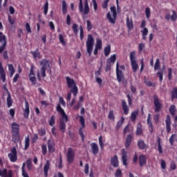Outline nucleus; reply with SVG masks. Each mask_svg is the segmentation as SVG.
Masks as SVG:
<instances>
[{"label":"nucleus","instance_id":"f257e3e1","mask_svg":"<svg viewBox=\"0 0 177 177\" xmlns=\"http://www.w3.org/2000/svg\"><path fill=\"white\" fill-rule=\"evenodd\" d=\"M79 10L82 14L83 20H86L88 19V13H89V6L88 4V0H86L84 5L82 4V0H80L79 3Z\"/></svg>","mask_w":177,"mask_h":177},{"label":"nucleus","instance_id":"f03ea898","mask_svg":"<svg viewBox=\"0 0 177 177\" xmlns=\"http://www.w3.org/2000/svg\"><path fill=\"white\" fill-rule=\"evenodd\" d=\"M66 80L68 88H71V92L73 93V95L75 97V96H77V94L78 93V87L76 86L75 82H74V79H71L70 78V77H66Z\"/></svg>","mask_w":177,"mask_h":177},{"label":"nucleus","instance_id":"7ed1b4c3","mask_svg":"<svg viewBox=\"0 0 177 177\" xmlns=\"http://www.w3.org/2000/svg\"><path fill=\"white\" fill-rule=\"evenodd\" d=\"M110 9L113 15V17H111V13L109 12L106 13V19L111 24H115V20L117 19V8H115V6H111Z\"/></svg>","mask_w":177,"mask_h":177},{"label":"nucleus","instance_id":"20e7f679","mask_svg":"<svg viewBox=\"0 0 177 177\" xmlns=\"http://www.w3.org/2000/svg\"><path fill=\"white\" fill-rule=\"evenodd\" d=\"M39 64L41 66L40 70L41 76L45 77H46V68H50V66L49 65V61L46 59H42L39 62Z\"/></svg>","mask_w":177,"mask_h":177},{"label":"nucleus","instance_id":"39448f33","mask_svg":"<svg viewBox=\"0 0 177 177\" xmlns=\"http://www.w3.org/2000/svg\"><path fill=\"white\" fill-rule=\"evenodd\" d=\"M153 104H154V112L160 113L161 111V109H162V104L160 102V100L158 99V96L155 95L153 96Z\"/></svg>","mask_w":177,"mask_h":177},{"label":"nucleus","instance_id":"423d86ee","mask_svg":"<svg viewBox=\"0 0 177 177\" xmlns=\"http://www.w3.org/2000/svg\"><path fill=\"white\" fill-rule=\"evenodd\" d=\"M116 77L118 82H124L125 77L122 71L120 70V64L118 62L116 64Z\"/></svg>","mask_w":177,"mask_h":177},{"label":"nucleus","instance_id":"0eeeda50","mask_svg":"<svg viewBox=\"0 0 177 177\" xmlns=\"http://www.w3.org/2000/svg\"><path fill=\"white\" fill-rule=\"evenodd\" d=\"M8 156L11 162H16L17 161V151L16 150V147H13Z\"/></svg>","mask_w":177,"mask_h":177},{"label":"nucleus","instance_id":"6e6552de","mask_svg":"<svg viewBox=\"0 0 177 177\" xmlns=\"http://www.w3.org/2000/svg\"><path fill=\"white\" fill-rule=\"evenodd\" d=\"M111 165H112L113 168H118V167H120V161L118 160V156L117 155L111 158Z\"/></svg>","mask_w":177,"mask_h":177},{"label":"nucleus","instance_id":"1a4fd4ad","mask_svg":"<svg viewBox=\"0 0 177 177\" xmlns=\"http://www.w3.org/2000/svg\"><path fill=\"white\" fill-rule=\"evenodd\" d=\"M128 152L127 151H125V149H123L122 150V164L123 165H124L125 167H127V165H128Z\"/></svg>","mask_w":177,"mask_h":177},{"label":"nucleus","instance_id":"9d476101","mask_svg":"<svg viewBox=\"0 0 177 177\" xmlns=\"http://www.w3.org/2000/svg\"><path fill=\"white\" fill-rule=\"evenodd\" d=\"M121 103L124 115H128V114H129V106L127 104V101H125V100H122Z\"/></svg>","mask_w":177,"mask_h":177},{"label":"nucleus","instance_id":"9b49d317","mask_svg":"<svg viewBox=\"0 0 177 177\" xmlns=\"http://www.w3.org/2000/svg\"><path fill=\"white\" fill-rule=\"evenodd\" d=\"M0 80L5 82L6 81V73H5V69L2 66V62L0 61Z\"/></svg>","mask_w":177,"mask_h":177},{"label":"nucleus","instance_id":"f8f14e48","mask_svg":"<svg viewBox=\"0 0 177 177\" xmlns=\"http://www.w3.org/2000/svg\"><path fill=\"white\" fill-rule=\"evenodd\" d=\"M67 160L69 164L74 161V151L72 148H69L67 153Z\"/></svg>","mask_w":177,"mask_h":177},{"label":"nucleus","instance_id":"ddd939ff","mask_svg":"<svg viewBox=\"0 0 177 177\" xmlns=\"http://www.w3.org/2000/svg\"><path fill=\"white\" fill-rule=\"evenodd\" d=\"M138 161H139V165L140 167H145L146 165V163L147 162V157H146V155H140L138 157Z\"/></svg>","mask_w":177,"mask_h":177},{"label":"nucleus","instance_id":"4468645a","mask_svg":"<svg viewBox=\"0 0 177 177\" xmlns=\"http://www.w3.org/2000/svg\"><path fill=\"white\" fill-rule=\"evenodd\" d=\"M165 122H166V131L167 133H169L171 132V116L169 115H167L166 119H165Z\"/></svg>","mask_w":177,"mask_h":177},{"label":"nucleus","instance_id":"2eb2a0df","mask_svg":"<svg viewBox=\"0 0 177 177\" xmlns=\"http://www.w3.org/2000/svg\"><path fill=\"white\" fill-rule=\"evenodd\" d=\"M91 148L93 156H97V154L99 153V147L97 146V144L95 142H92L91 144Z\"/></svg>","mask_w":177,"mask_h":177},{"label":"nucleus","instance_id":"dca6fc26","mask_svg":"<svg viewBox=\"0 0 177 177\" xmlns=\"http://www.w3.org/2000/svg\"><path fill=\"white\" fill-rule=\"evenodd\" d=\"M29 115H30V105L28 104V102L26 100L25 108L24 109V116L25 118H28Z\"/></svg>","mask_w":177,"mask_h":177},{"label":"nucleus","instance_id":"f3484780","mask_svg":"<svg viewBox=\"0 0 177 177\" xmlns=\"http://www.w3.org/2000/svg\"><path fill=\"white\" fill-rule=\"evenodd\" d=\"M147 125L149 127V132L153 133V122L151 121V114H148V118L147 120Z\"/></svg>","mask_w":177,"mask_h":177},{"label":"nucleus","instance_id":"a211bd4d","mask_svg":"<svg viewBox=\"0 0 177 177\" xmlns=\"http://www.w3.org/2000/svg\"><path fill=\"white\" fill-rule=\"evenodd\" d=\"M132 139H133V136L131 134H129L127 136L125 140V148L129 149L131 146V143H132Z\"/></svg>","mask_w":177,"mask_h":177},{"label":"nucleus","instance_id":"6ab92c4d","mask_svg":"<svg viewBox=\"0 0 177 177\" xmlns=\"http://www.w3.org/2000/svg\"><path fill=\"white\" fill-rule=\"evenodd\" d=\"M12 133H19L20 126L16 122H12L11 124Z\"/></svg>","mask_w":177,"mask_h":177},{"label":"nucleus","instance_id":"aec40b11","mask_svg":"<svg viewBox=\"0 0 177 177\" xmlns=\"http://www.w3.org/2000/svg\"><path fill=\"white\" fill-rule=\"evenodd\" d=\"M138 146L140 150H146V149H147V145H146L143 140L138 141Z\"/></svg>","mask_w":177,"mask_h":177},{"label":"nucleus","instance_id":"412c9836","mask_svg":"<svg viewBox=\"0 0 177 177\" xmlns=\"http://www.w3.org/2000/svg\"><path fill=\"white\" fill-rule=\"evenodd\" d=\"M170 96H171V102H174L175 99L177 100V87L172 88L171 91Z\"/></svg>","mask_w":177,"mask_h":177},{"label":"nucleus","instance_id":"4be33fe9","mask_svg":"<svg viewBox=\"0 0 177 177\" xmlns=\"http://www.w3.org/2000/svg\"><path fill=\"white\" fill-rule=\"evenodd\" d=\"M126 24L127 28L129 30H133V21H132V19L131 20L129 19V17L127 16V19H126Z\"/></svg>","mask_w":177,"mask_h":177},{"label":"nucleus","instance_id":"5701e85b","mask_svg":"<svg viewBox=\"0 0 177 177\" xmlns=\"http://www.w3.org/2000/svg\"><path fill=\"white\" fill-rule=\"evenodd\" d=\"M48 149L49 153H53V151H55V143L53 142V141L50 140H48Z\"/></svg>","mask_w":177,"mask_h":177},{"label":"nucleus","instance_id":"b1692460","mask_svg":"<svg viewBox=\"0 0 177 177\" xmlns=\"http://www.w3.org/2000/svg\"><path fill=\"white\" fill-rule=\"evenodd\" d=\"M50 167V162L49 160H46V164L44 166V176H48V171H49V168Z\"/></svg>","mask_w":177,"mask_h":177},{"label":"nucleus","instance_id":"393cba45","mask_svg":"<svg viewBox=\"0 0 177 177\" xmlns=\"http://www.w3.org/2000/svg\"><path fill=\"white\" fill-rule=\"evenodd\" d=\"M12 140L14 143H17L20 140V133H12Z\"/></svg>","mask_w":177,"mask_h":177},{"label":"nucleus","instance_id":"a878e982","mask_svg":"<svg viewBox=\"0 0 177 177\" xmlns=\"http://www.w3.org/2000/svg\"><path fill=\"white\" fill-rule=\"evenodd\" d=\"M115 60H117V55L115 54H113L110 57V58H108L106 60V62L109 63L110 64H114L115 63Z\"/></svg>","mask_w":177,"mask_h":177},{"label":"nucleus","instance_id":"bb28decb","mask_svg":"<svg viewBox=\"0 0 177 177\" xmlns=\"http://www.w3.org/2000/svg\"><path fill=\"white\" fill-rule=\"evenodd\" d=\"M131 68L133 70V73H136L139 68V65L136 62V61H134L133 62H131Z\"/></svg>","mask_w":177,"mask_h":177},{"label":"nucleus","instance_id":"cd10ccee","mask_svg":"<svg viewBox=\"0 0 177 177\" xmlns=\"http://www.w3.org/2000/svg\"><path fill=\"white\" fill-rule=\"evenodd\" d=\"M157 143H158V150L159 151V154H162L163 150H162V146H161V138L160 137L158 138Z\"/></svg>","mask_w":177,"mask_h":177},{"label":"nucleus","instance_id":"c85d7f7f","mask_svg":"<svg viewBox=\"0 0 177 177\" xmlns=\"http://www.w3.org/2000/svg\"><path fill=\"white\" fill-rule=\"evenodd\" d=\"M169 111L172 117H175V113H176V106L174 104L171 105L169 109Z\"/></svg>","mask_w":177,"mask_h":177},{"label":"nucleus","instance_id":"c756f323","mask_svg":"<svg viewBox=\"0 0 177 177\" xmlns=\"http://www.w3.org/2000/svg\"><path fill=\"white\" fill-rule=\"evenodd\" d=\"M138 114H139L138 111H134L131 114V120L132 122H135L136 121V117H138Z\"/></svg>","mask_w":177,"mask_h":177},{"label":"nucleus","instance_id":"7c9ffc66","mask_svg":"<svg viewBox=\"0 0 177 177\" xmlns=\"http://www.w3.org/2000/svg\"><path fill=\"white\" fill-rule=\"evenodd\" d=\"M7 97V106L8 107H11L13 104V100H12V96L10 95V93H8Z\"/></svg>","mask_w":177,"mask_h":177},{"label":"nucleus","instance_id":"2f4dec72","mask_svg":"<svg viewBox=\"0 0 177 177\" xmlns=\"http://www.w3.org/2000/svg\"><path fill=\"white\" fill-rule=\"evenodd\" d=\"M129 57H130L131 63H132L133 62H136V52H135V51L131 52Z\"/></svg>","mask_w":177,"mask_h":177},{"label":"nucleus","instance_id":"473e14b6","mask_svg":"<svg viewBox=\"0 0 177 177\" xmlns=\"http://www.w3.org/2000/svg\"><path fill=\"white\" fill-rule=\"evenodd\" d=\"M124 121H125V119L124 118V116H122L121 120H119L116 124V129H120V128L122 127V124H124Z\"/></svg>","mask_w":177,"mask_h":177},{"label":"nucleus","instance_id":"72a5a7b5","mask_svg":"<svg viewBox=\"0 0 177 177\" xmlns=\"http://www.w3.org/2000/svg\"><path fill=\"white\" fill-rule=\"evenodd\" d=\"M66 122H63V120H60L59 122V129L61 131L64 132L66 131Z\"/></svg>","mask_w":177,"mask_h":177},{"label":"nucleus","instance_id":"f704fd0d","mask_svg":"<svg viewBox=\"0 0 177 177\" xmlns=\"http://www.w3.org/2000/svg\"><path fill=\"white\" fill-rule=\"evenodd\" d=\"M8 70L10 72V77L12 78L13 77V74H15V67L13 66V64H8Z\"/></svg>","mask_w":177,"mask_h":177},{"label":"nucleus","instance_id":"c9c22d12","mask_svg":"<svg viewBox=\"0 0 177 177\" xmlns=\"http://www.w3.org/2000/svg\"><path fill=\"white\" fill-rule=\"evenodd\" d=\"M136 135L140 136L142 133V124H137V129L136 131Z\"/></svg>","mask_w":177,"mask_h":177},{"label":"nucleus","instance_id":"e433bc0d","mask_svg":"<svg viewBox=\"0 0 177 177\" xmlns=\"http://www.w3.org/2000/svg\"><path fill=\"white\" fill-rule=\"evenodd\" d=\"M62 13L63 15L67 13V3H66V1H62Z\"/></svg>","mask_w":177,"mask_h":177},{"label":"nucleus","instance_id":"4c0bfd02","mask_svg":"<svg viewBox=\"0 0 177 177\" xmlns=\"http://www.w3.org/2000/svg\"><path fill=\"white\" fill-rule=\"evenodd\" d=\"M160 68L161 66L160 64V59L157 58L154 65V70L156 71V70H160Z\"/></svg>","mask_w":177,"mask_h":177},{"label":"nucleus","instance_id":"58836bf2","mask_svg":"<svg viewBox=\"0 0 177 177\" xmlns=\"http://www.w3.org/2000/svg\"><path fill=\"white\" fill-rule=\"evenodd\" d=\"M144 84H145L147 86H149V87L153 86V88H155L156 86V83H153L150 80H145Z\"/></svg>","mask_w":177,"mask_h":177},{"label":"nucleus","instance_id":"ea45409f","mask_svg":"<svg viewBox=\"0 0 177 177\" xmlns=\"http://www.w3.org/2000/svg\"><path fill=\"white\" fill-rule=\"evenodd\" d=\"M57 113H59V114H61V115L66 114V112H64V109H62V106H60V104H59L57 106Z\"/></svg>","mask_w":177,"mask_h":177},{"label":"nucleus","instance_id":"a19ab883","mask_svg":"<svg viewBox=\"0 0 177 177\" xmlns=\"http://www.w3.org/2000/svg\"><path fill=\"white\" fill-rule=\"evenodd\" d=\"M157 77H159V81L160 82H162V79L164 77V71H160L156 73Z\"/></svg>","mask_w":177,"mask_h":177},{"label":"nucleus","instance_id":"79ce46f5","mask_svg":"<svg viewBox=\"0 0 177 177\" xmlns=\"http://www.w3.org/2000/svg\"><path fill=\"white\" fill-rule=\"evenodd\" d=\"M0 42L1 44H5L6 42V36L1 32H0Z\"/></svg>","mask_w":177,"mask_h":177},{"label":"nucleus","instance_id":"37998d69","mask_svg":"<svg viewBox=\"0 0 177 177\" xmlns=\"http://www.w3.org/2000/svg\"><path fill=\"white\" fill-rule=\"evenodd\" d=\"M111 51V48L110 46H108L104 48V55L106 56V57H107V56H109V55H110Z\"/></svg>","mask_w":177,"mask_h":177},{"label":"nucleus","instance_id":"c03bdc74","mask_svg":"<svg viewBox=\"0 0 177 177\" xmlns=\"http://www.w3.org/2000/svg\"><path fill=\"white\" fill-rule=\"evenodd\" d=\"M98 142H99V145L101 150H103V149H104V144H103V137L102 136L99 137Z\"/></svg>","mask_w":177,"mask_h":177},{"label":"nucleus","instance_id":"a18cd8bd","mask_svg":"<svg viewBox=\"0 0 177 177\" xmlns=\"http://www.w3.org/2000/svg\"><path fill=\"white\" fill-rule=\"evenodd\" d=\"M115 177H122V170L120 168L116 169Z\"/></svg>","mask_w":177,"mask_h":177},{"label":"nucleus","instance_id":"49530a36","mask_svg":"<svg viewBox=\"0 0 177 177\" xmlns=\"http://www.w3.org/2000/svg\"><path fill=\"white\" fill-rule=\"evenodd\" d=\"M32 55L34 59H37V57H38L39 59H41V53L38 52V50H36L35 51L32 52Z\"/></svg>","mask_w":177,"mask_h":177},{"label":"nucleus","instance_id":"de8ad7c7","mask_svg":"<svg viewBox=\"0 0 177 177\" xmlns=\"http://www.w3.org/2000/svg\"><path fill=\"white\" fill-rule=\"evenodd\" d=\"M109 120L114 121L115 120V116H114V111H110L108 115Z\"/></svg>","mask_w":177,"mask_h":177},{"label":"nucleus","instance_id":"09e8293b","mask_svg":"<svg viewBox=\"0 0 177 177\" xmlns=\"http://www.w3.org/2000/svg\"><path fill=\"white\" fill-rule=\"evenodd\" d=\"M176 137V134H172L169 138V143L171 146H174V143H175V138Z\"/></svg>","mask_w":177,"mask_h":177},{"label":"nucleus","instance_id":"8fccbe9b","mask_svg":"<svg viewBox=\"0 0 177 177\" xmlns=\"http://www.w3.org/2000/svg\"><path fill=\"white\" fill-rule=\"evenodd\" d=\"M59 121H63L64 122H68V116L67 114L64 113V115H62V118L59 120Z\"/></svg>","mask_w":177,"mask_h":177},{"label":"nucleus","instance_id":"3c124183","mask_svg":"<svg viewBox=\"0 0 177 177\" xmlns=\"http://www.w3.org/2000/svg\"><path fill=\"white\" fill-rule=\"evenodd\" d=\"M151 13V11L150 10V8L147 7L145 8V16H146L147 19H150Z\"/></svg>","mask_w":177,"mask_h":177},{"label":"nucleus","instance_id":"603ef678","mask_svg":"<svg viewBox=\"0 0 177 177\" xmlns=\"http://www.w3.org/2000/svg\"><path fill=\"white\" fill-rule=\"evenodd\" d=\"M78 118H80V122L82 127V128H85V119L83 116L78 115Z\"/></svg>","mask_w":177,"mask_h":177},{"label":"nucleus","instance_id":"864d4df0","mask_svg":"<svg viewBox=\"0 0 177 177\" xmlns=\"http://www.w3.org/2000/svg\"><path fill=\"white\" fill-rule=\"evenodd\" d=\"M95 48L99 50L102 49V40L97 39Z\"/></svg>","mask_w":177,"mask_h":177},{"label":"nucleus","instance_id":"5fc2aeb1","mask_svg":"<svg viewBox=\"0 0 177 177\" xmlns=\"http://www.w3.org/2000/svg\"><path fill=\"white\" fill-rule=\"evenodd\" d=\"M177 19V14L175 10H172V15L171 16V21H176Z\"/></svg>","mask_w":177,"mask_h":177},{"label":"nucleus","instance_id":"6e6d98bb","mask_svg":"<svg viewBox=\"0 0 177 177\" xmlns=\"http://www.w3.org/2000/svg\"><path fill=\"white\" fill-rule=\"evenodd\" d=\"M145 45L143 43H140L138 44V53H140L142 52H143V49H145Z\"/></svg>","mask_w":177,"mask_h":177},{"label":"nucleus","instance_id":"4d7b16f0","mask_svg":"<svg viewBox=\"0 0 177 177\" xmlns=\"http://www.w3.org/2000/svg\"><path fill=\"white\" fill-rule=\"evenodd\" d=\"M30 147V138L26 137L25 139V150H27L28 147Z\"/></svg>","mask_w":177,"mask_h":177},{"label":"nucleus","instance_id":"13d9d810","mask_svg":"<svg viewBox=\"0 0 177 177\" xmlns=\"http://www.w3.org/2000/svg\"><path fill=\"white\" fill-rule=\"evenodd\" d=\"M29 80L32 82V85H36L37 84V77L35 76H29Z\"/></svg>","mask_w":177,"mask_h":177},{"label":"nucleus","instance_id":"bf43d9fd","mask_svg":"<svg viewBox=\"0 0 177 177\" xmlns=\"http://www.w3.org/2000/svg\"><path fill=\"white\" fill-rule=\"evenodd\" d=\"M109 2H110V0H104L102 3V9H107V8H109Z\"/></svg>","mask_w":177,"mask_h":177},{"label":"nucleus","instance_id":"052dcab7","mask_svg":"<svg viewBox=\"0 0 177 177\" xmlns=\"http://www.w3.org/2000/svg\"><path fill=\"white\" fill-rule=\"evenodd\" d=\"M7 174H8V169H4L2 170L0 169V176L5 177Z\"/></svg>","mask_w":177,"mask_h":177},{"label":"nucleus","instance_id":"680f3d73","mask_svg":"<svg viewBox=\"0 0 177 177\" xmlns=\"http://www.w3.org/2000/svg\"><path fill=\"white\" fill-rule=\"evenodd\" d=\"M55 120H56V117L55 115H53L51 116V118L49 121V125H50V127H53V125H55Z\"/></svg>","mask_w":177,"mask_h":177},{"label":"nucleus","instance_id":"e2e57ef3","mask_svg":"<svg viewBox=\"0 0 177 177\" xmlns=\"http://www.w3.org/2000/svg\"><path fill=\"white\" fill-rule=\"evenodd\" d=\"M168 80L172 81V68H168Z\"/></svg>","mask_w":177,"mask_h":177},{"label":"nucleus","instance_id":"0e129e2a","mask_svg":"<svg viewBox=\"0 0 177 177\" xmlns=\"http://www.w3.org/2000/svg\"><path fill=\"white\" fill-rule=\"evenodd\" d=\"M49 6V3H48V1H46L44 6V15H48V8Z\"/></svg>","mask_w":177,"mask_h":177},{"label":"nucleus","instance_id":"69168bd1","mask_svg":"<svg viewBox=\"0 0 177 177\" xmlns=\"http://www.w3.org/2000/svg\"><path fill=\"white\" fill-rule=\"evenodd\" d=\"M2 44L0 46V55L6 49V42L4 41V43H1Z\"/></svg>","mask_w":177,"mask_h":177},{"label":"nucleus","instance_id":"338daca9","mask_svg":"<svg viewBox=\"0 0 177 177\" xmlns=\"http://www.w3.org/2000/svg\"><path fill=\"white\" fill-rule=\"evenodd\" d=\"M26 30L27 31L28 34H31V27L30 26V24L26 23L25 25Z\"/></svg>","mask_w":177,"mask_h":177},{"label":"nucleus","instance_id":"774afa93","mask_svg":"<svg viewBox=\"0 0 177 177\" xmlns=\"http://www.w3.org/2000/svg\"><path fill=\"white\" fill-rule=\"evenodd\" d=\"M39 136H45V135H46V131L45 129H40L39 130Z\"/></svg>","mask_w":177,"mask_h":177}]
</instances>
